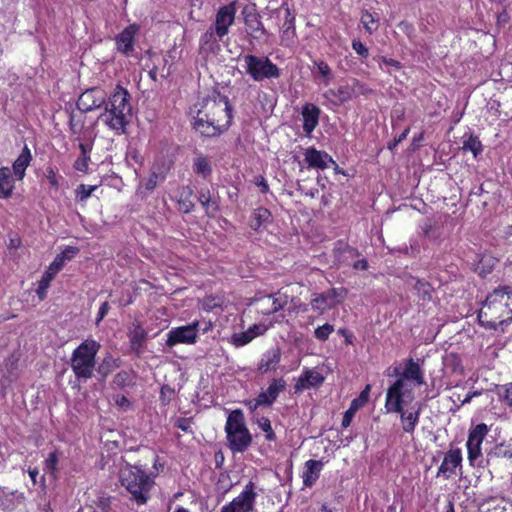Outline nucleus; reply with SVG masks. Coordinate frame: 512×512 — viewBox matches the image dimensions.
Here are the masks:
<instances>
[{
  "label": "nucleus",
  "instance_id": "nucleus-1",
  "mask_svg": "<svg viewBox=\"0 0 512 512\" xmlns=\"http://www.w3.org/2000/svg\"><path fill=\"white\" fill-rule=\"evenodd\" d=\"M232 106L227 96L213 93L203 99L194 117L193 128L203 137H218L231 125Z\"/></svg>",
  "mask_w": 512,
  "mask_h": 512
},
{
  "label": "nucleus",
  "instance_id": "nucleus-2",
  "mask_svg": "<svg viewBox=\"0 0 512 512\" xmlns=\"http://www.w3.org/2000/svg\"><path fill=\"white\" fill-rule=\"evenodd\" d=\"M481 326L497 330L498 327L512 322V290H493L486 296L478 311Z\"/></svg>",
  "mask_w": 512,
  "mask_h": 512
},
{
  "label": "nucleus",
  "instance_id": "nucleus-3",
  "mask_svg": "<svg viewBox=\"0 0 512 512\" xmlns=\"http://www.w3.org/2000/svg\"><path fill=\"white\" fill-rule=\"evenodd\" d=\"M405 397L412 399V390L407 388V384H405L402 379H397L387 389L385 408L388 413L399 414L403 431L408 434H413L419 422L421 409L418 407L413 411H405Z\"/></svg>",
  "mask_w": 512,
  "mask_h": 512
},
{
  "label": "nucleus",
  "instance_id": "nucleus-4",
  "mask_svg": "<svg viewBox=\"0 0 512 512\" xmlns=\"http://www.w3.org/2000/svg\"><path fill=\"white\" fill-rule=\"evenodd\" d=\"M129 100V92L123 87L117 86L109 98H106L104 112L99 116V119L110 129L118 133H124L132 112Z\"/></svg>",
  "mask_w": 512,
  "mask_h": 512
},
{
  "label": "nucleus",
  "instance_id": "nucleus-5",
  "mask_svg": "<svg viewBox=\"0 0 512 512\" xmlns=\"http://www.w3.org/2000/svg\"><path fill=\"white\" fill-rule=\"evenodd\" d=\"M120 483L130 494V499L137 505H144L150 498V491L153 488L154 476L148 474L142 466L126 464L119 472Z\"/></svg>",
  "mask_w": 512,
  "mask_h": 512
},
{
  "label": "nucleus",
  "instance_id": "nucleus-6",
  "mask_svg": "<svg viewBox=\"0 0 512 512\" xmlns=\"http://www.w3.org/2000/svg\"><path fill=\"white\" fill-rule=\"evenodd\" d=\"M100 349V344L95 340H85L71 356V368L77 379L87 380L93 376L95 358Z\"/></svg>",
  "mask_w": 512,
  "mask_h": 512
},
{
  "label": "nucleus",
  "instance_id": "nucleus-7",
  "mask_svg": "<svg viewBox=\"0 0 512 512\" xmlns=\"http://www.w3.org/2000/svg\"><path fill=\"white\" fill-rule=\"evenodd\" d=\"M243 60L246 73L256 82L278 79L281 76L280 68L267 56L247 54Z\"/></svg>",
  "mask_w": 512,
  "mask_h": 512
},
{
  "label": "nucleus",
  "instance_id": "nucleus-8",
  "mask_svg": "<svg viewBox=\"0 0 512 512\" xmlns=\"http://www.w3.org/2000/svg\"><path fill=\"white\" fill-rule=\"evenodd\" d=\"M211 322H204V327H200V322L195 320L192 323L180 327H176L169 331L166 340L168 347H173L177 344H194L197 340L199 330L203 333L211 329Z\"/></svg>",
  "mask_w": 512,
  "mask_h": 512
},
{
  "label": "nucleus",
  "instance_id": "nucleus-9",
  "mask_svg": "<svg viewBox=\"0 0 512 512\" xmlns=\"http://www.w3.org/2000/svg\"><path fill=\"white\" fill-rule=\"evenodd\" d=\"M255 488V483L249 481L238 496L221 507L220 512H252L258 496Z\"/></svg>",
  "mask_w": 512,
  "mask_h": 512
},
{
  "label": "nucleus",
  "instance_id": "nucleus-10",
  "mask_svg": "<svg viewBox=\"0 0 512 512\" xmlns=\"http://www.w3.org/2000/svg\"><path fill=\"white\" fill-rule=\"evenodd\" d=\"M463 455L462 450L458 447L450 448L443 457L442 463L438 467L437 477L445 480L452 478L454 475L463 474Z\"/></svg>",
  "mask_w": 512,
  "mask_h": 512
},
{
  "label": "nucleus",
  "instance_id": "nucleus-11",
  "mask_svg": "<svg viewBox=\"0 0 512 512\" xmlns=\"http://www.w3.org/2000/svg\"><path fill=\"white\" fill-rule=\"evenodd\" d=\"M346 291L325 290L321 293H313L310 300L311 309L318 315H323L343 300Z\"/></svg>",
  "mask_w": 512,
  "mask_h": 512
},
{
  "label": "nucleus",
  "instance_id": "nucleus-12",
  "mask_svg": "<svg viewBox=\"0 0 512 512\" xmlns=\"http://www.w3.org/2000/svg\"><path fill=\"white\" fill-rule=\"evenodd\" d=\"M488 432L489 428L485 423H479L469 430L466 448L468 461L471 466H474L476 460L482 456L481 446Z\"/></svg>",
  "mask_w": 512,
  "mask_h": 512
},
{
  "label": "nucleus",
  "instance_id": "nucleus-13",
  "mask_svg": "<svg viewBox=\"0 0 512 512\" xmlns=\"http://www.w3.org/2000/svg\"><path fill=\"white\" fill-rule=\"evenodd\" d=\"M244 16L245 31L251 40H264L270 36V33L264 27L260 14L255 9H244L242 11Z\"/></svg>",
  "mask_w": 512,
  "mask_h": 512
},
{
  "label": "nucleus",
  "instance_id": "nucleus-14",
  "mask_svg": "<svg viewBox=\"0 0 512 512\" xmlns=\"http://www.w3.org/2000/svg\"><path fill=\"white\" fill-rule=\"evenodd\" d=\"M106 92L98 87L87 89L83 92L77 102L78 109L83 112H90L101 108L106 103Z\"/></svg>",
  "mask_w": 512,
  "mask_h": 512
},
{
  "label": "nucleus",
  "instance_id": "nucleus-15",
  "mask_svg": "<svg viewBox=\"0 0 512 512\" xmlns=\"http://www.w3.org/2000/svg\"><path fill=\"white\" fill-rule=\"evenodd\" d=\"M236 8L234 3L221 7L215 18L213 27L216 37L221 40L229 32V27L234 23Z\"/></svg>",
  "mask_w": 512,
  "mask_h": 512
},
{
  "label": "nucleus",
  "instance_id": "nucleus-16",
  "mask_svg": "<svg viewBox=\"0 0 512 512\" xmlns=\"http://www.w3.org/2000/svg\"><path fill=\"white\" fill-rule=\"evenodd\" d=\"M227 445L232 453H243L252 444V435L249 429H245L242 432H233L226 434Z\"/></svg>",
  "mask_w": 512,
  "mask_h": 512
},
{
  "label": "nucleus",
  "instance_id": "nucleus-17",
  "mask_svg": "<svg viewBox=\"0 0 512 512\" xmlns=\"http://www.w3.org/2000/svg\"><path fill=\"white\" fill-rule=\"evenodd\" d=\"M281 355L282 353L279 346L270 348L263 353L258 363L257 371L261 374L276 371L281 361Z\"/></svg>",
  "mask_w": 512,
  "mask_h": 512
},
{
  "label": "nucleus",
  "instance_id": "nucleus-18",
  "mask_svg": "<svg viewBox=\"0 0 512 512\" xmlns=\"http://www.w3.org/2000/svg\"><path fill=\"white\" fill-rule=\"evenodd\" d=\"M325 378L317 371L305 369L294 385V392L300 393L306 389L320 387Z\"/></svg>",
  "mask_w": 512,
  "mask_h": 512
},
{
  "label": "nucleus",
  "instance_id": "nucleus-19",
  "mask_svg": "<svg viewBox=\"0 0 512 512\" xmlns=\"http://www.w3.org/2000/svg\"><path fill=\"white\" fill-rule=\"evenodd\" d=\"M395 374L399 375L397 368L395 369ZM398 379H402L405 384V380L413 381L417 386H422L425 384L423 371L419 363L414 361L413 358L406 360L404 369Z\"/></svg>",
  "mask_w": 512,
  "mask_h": 512
},
{
  "label": "nucleus",
  "instance_id": "nucleus-20",
  "mask_svg": "<svg viewBox=\"0 0 512 512\" xmlns=\"http://www.w3.org/2000/svg\"><path fill=\"white\" fill-rule=\"evenodd\" d=\"M304 160L310 168L324 170L330 163H334L333 158L325 151L309 147L304 152Z\"/></svg>",
  "mask_w": 512,
  "mask_h": 512
},
{
  "label": "nucleus",
  "instance_id": "nucleus-21",
  "mask_svg": "<svg viewBox=\"0 0 512 512\" xmlns=\"http://www.w3.org/2000/svg\"><path fill=\"white\" fill-rule=\"evenodd\" d=\"M286 388V381L283 378H273L265 391L258 394L264 407H270L277 400L279 394Z\"/></svg>",
  "mask_w": 512,
  "mask_h": 512
},
{
  "label": "nucleus",
  "instance_id": "nucleus-22",
  "mask_svg": "<svg viewBox=\"0 0 512 512\" xmlns=\"http://www.w3.org/2000/svg\"><path fill=\"white\" fill-rule=\"evenodd\" d=\"M320 109L314 104H305L302 108L303 130L311 134L319 122Z\"/></svg>",
  "mask_w": 512,
  "mask_h": 512
},
{
  "label": "nucleus",
  "instance_id": "nucleus-23",
  "mask_svg": "<svg viewBox=\"0 0 512 512\" xmlns=\"http://www.w3.org/2000/svg\"><path fill=\"white\" fill-rule=\"evenodd\" d=\"M323 468V463L320 460L310 459L305 462V470L302 475L303 484L306 487H311L315 484L320 476Z\"/></svg>",
  "mask_w": 512,
  "mask_h": 512
},
{
  "label": "nucleus",
  "instance_id": "nucleus-24",
  "mask_svg": "<svg viewBox=\"0 0 512 512\" xmlns=\"http://www.w3.org/2000/svg\"><path fill=\"white\" fill-rule=\"evenodd\" d=\"M136 32L137 26L130 25L116 37V44L119 51L124 54H129L133 51L134 35Z\"/></svg>",
  "mask_w": 512,
  "mask_h": 512
},
{
  "label": "nucleus",
  "instance_id": "nucleus-25",
  "mask_svg": "<svg viewBox=\"0 0 512 512\" xmlns=\"http://www.w3.org/2000/svg\"><path fill=\"white\" fill-rule=\"evenodd\" d=\"M248 429L245 422V417L241 409L231 411L227 417L225 424V433L231 434L233 432H242Z\"/></svg>",
  "mask_w": 512,
  "mask_h": 512
},
{
  "label": "nucleus",
  "instance_id": "nucleus-26",
  "mask_svg": "<svg viewBox=\"0 0 512 512\" xmlns=\"http://www.w3.org/2000/svg\"><path fill=\"white\" fill-rule=\"evenodd\" d=\"M31 160H32V155H31L30 149L28 148L27 145H25L22 152L17 157V159L13 162V165H12L13 172L18 180L23 179V177L25 175V171H26L27 167L29 166Z\"/></svg>",
  "mask_w": 512,
  "mask_h": 512
},
{
  "label": "nucleus",
  "instance_id": "nucleus-27",
  "mask_svg": "<svg viewBox=\"0 0 512 512\" xmlns=\"http://www.w3.org/2000/svg\"><path fill=\"white\" fill-rule=\"evenodd\" d=\"M353 90L348 84L339 86L336 89H329L325 93V97L333 101L336 105H341L352 99Z\"/></svg>",
  "mask_w": 512,
  "mask_h": 512
},
{
  "label": "nucleus",
  "instance_id": "nucleus-28",
  "mask_svg": "<svg viewBox=\"0 0 512 512\" xmlns=\"http://www.w3.org/2000/svg\"><path fill=\"white\" fill-rule=\"evenodd\" d=\"M14 180L8 167L0 168V198L7 199L12 195Z\"/></svg>",
  "mask_w": 512,
  "mask_h": 512
},
{
  "label": "nucleus",
  "instance_id": "nucleus-29",
  "mask_svg": "<svg viewBox=\"0 0 512 512\" xmlns=\"http://www.w3.org/2000/svg\"><path fill=\"white\" fill-rule=\"evenodd\" d=\"M270 219V211L264 207H259L255 209L251 215L250 227L254 231H258L262 227L266 226V224L270 222Z\"/></svg>",
  "mask_w": 512,
  "mask_h": 512
},
{
  "label": "nucleus",
  "instance_id": "nucleus-30",
  "mask_svg": "<svg viewBox=\"0 0 512 512\" xmlns=\"http://www.w3.org/2000/svg\"><path fill=\"white\" fill-rule=\"evenodd\" d=\"M497 261L498 260L494 256L490 254H483L479 257L477 263L475 264L474 270L480 276L485 277L493 270Z\"/></svg>",
  "mask_w": 512,
  "mask_h": 512
},
{
  "label": "nucleus",
  "instance_id": "nucleus-31",
  "mask_svg": "<svg viewBox=\"0 0 512 512\" xmlns=\"http://www.w3.org/2000/svg\"><path fill=\"white\" fill-rule=\"evenodd\" d=\"M65 261L57 255L54 261L49 265L47 271L45 272L42 280L40 281V285L38 288H45L51 279L55 277V275L63 268Z\"/></svg>",
  "mask_w": 512,
  "mask_h": 512
},
{
  "label": "nucleus",
  "instance_id": "nucleus-32",
  "mask_svg": "<svg viewBox=\"0 0 512 512\" xmlns=\"http://www.w3.org/2000/svg\"><path fill=\"white\" fill-rule=\"evenodd\" d=\"M146 336L147 333L143 327L140 324L136 325L129 335L131 348L135 351H139L146 340Z\"/></svg>",
  "mask_w": 512,
  "mask_h": 512
},
{
  "label": "nucleus",
  "instance_id": "nucleus-33",
  "mask_svg": "<svg viewBox=\"0 0 512 512\" xmlns=\"http://www.w3.org/2000/svg\"><path fill=\"white\" fill-rule=\"evenodd\" d=\"M495 392L500 402L504 403L509 408L512 407V382L496 385Z\"/></svg>",
  "mask_w": 512,
  "mask_h": 512
},
{
  "label": "nucleus",
  "instance_id": "nucleus-34",
  "mask_svg": "<svg viewBox=\"0 0 512 512\" xmlns=\"http://www.w3.org/2000/svg\"><path fill=\"white\" fill-rule=\"evenodd\" d=\"M192 190L189 187H184L180 194L178 201L179 208L184 213H189L194 209V203L191 201Z\"/></svg>",
  "mask_w": 512,
  "mask_h": 512
},
{
  "label": "nucleus",
  "instance_id": "nucleus-35",
  "mask_svg": "<svg viewBox=\"0 0 512 512\" xmlns=\"http://www.w3.org/2000/svg\"><path fill=\"white\" fill-rule=\"evenodd\" d=\"M119 367L118 360L112 356H106L98 367V371L104 377L112 373L116 368Z\"/></svg>",
  "mask_w": 512,
  "mask_h": 512
},
{
  "label": "nucleus",
  "instance_id": "nucleus-36",
  "mask_svg": "<svg viewBox=\"0 0 512 512\" xmlns=\"http://www.w3.org/2000/svg\"><path fill=\"white\" fill-rule=\"evenodd\" d=\"M282 34L283 38L290 36H295V17L291 14L289 8H286V17L285 21L282 25Z\"/></svg>",
  "mask_w": 512,
  "mask_h": 512
},
{
  "label": "nucleus",
  "instance_id": "nucleus-37",
  "mask_svg": "<svg viewBox=\"0 0 512 512\" xmlns=\"http://www.w3.org/2000/svg\"><path fill=\"white\" fill-rule=\"evenodd\" d=\"M194 171L202 175L204 178L209 176L212 172L211 165L206 157H197L194 161Z\"/></svg>",
  "mask_w": 512,
  "mask_h": 512
},
{
  "label": "nucleus",
  "instance_id": "nucleus-38",
  "mask_svg": "<svg viewBox=\"0 0 512 512\" xmlns=\"http://www.w3.org/2000/svg\"><path fill=\"white\" fill-rule=\"evenodd\" d=\"M258 427L265 432V439L267 441H275L276 434L272 429L271 421L268 417L262 416L257 419Z\"/></svg>",
  "mask_w": 512,
  "mask_h": 512
},
{
  "label": "nucleus",
  "instance_id": "nucleus-39",
  "mask_svg": "<svg viewBox=\"0 0 512 512\" xmlns=\"http://www.w3.org/2000/svg\"><path fill=\"white\" fill-rule=\"evenodd\" d=\"M462 148L465 151H471L474 157H477L483 150L482 144L478 137L472 135L463 142Z\"/></svg>",
  "mask_w": 512,
  "mask_h": 512
},
{
  "label": "nucleus",
  "instance_id": "nucleus-40",
  "mask_svg": "<svg viewBox=\"0 0 512 512\" xmlns=\"http://www.w3.org/2000/svg\"><path fill=\"white\" fill-rule=\"evenodd\" d=\"M313 63L319 75L323 78L324 84L328 85L333 78L332 70L329 65L324 61H314Z\"/></svg>",
  "mask_w": 512,
  "mask_h": 512
},
{
  "label": "nucleus",
  "instance_id": "nucleus-41",
  "mask_svg": "<svg viewBox=\"0 0 512 512\" xmlns=\"http://www.w3.org/2000/svg\"><path fill=\"white\" fill-rule=\"evenodd\" d=\"M334 332V325L325 323L321 326H318L314 331V337L321 341L325 342L329 339V336Z\"/></svg>",
  "mask_w": 512,
  "mask_h": 512
},
{
  "label": "nucleus",
  "instance_id": "nucleus-42",
  "mask_svg": "<svg viewBox=\"0 0 512 512\" xmlns=\"http://www.w3.org/2000/svg\"><path fill=\"white\" fill-rule=\"evenodd\" d=\"M361 23L363 24L365 30L372 34L377 29V19L369 13L368 11L362 13Z\"/></svg>",
  "mask_w": 512,
  "mask_h": 512
},
{
  "label": "nucleus",
  "instance_id": "nucleus-43",
  "mask_svg": "<svg viewBox=\"0 0 512 512\" xmlns=\"http://www.w3.org/2000/svg\"><path fill=\"white\" fill-rule=\"evenodd\" d=\"M59 462V453L57 450L49 453L48 457L45 460V470L52 475H55L57 472V466Z\"/></svg>",
  "mask_w": 512,
  "mask_h": 512
},
{
  "label": "nucleus",
  "instance_id": "nucleus-44",
  "mask_svg": "<svg viewBox=\"0 0 512 512\" xmlns=\"http://www.w3.org/2000/svg\"><path fill=\"white\" fill-rule=\"evenodd\" d=\"M371 386L366 385L365 388L361 391L359 396L351 401V406L355 407L356 409H360L363 406L366 405L369 398V392H370Z\"/></svg>",
  "mask_w": 512,
  "mask_h": 512
},
{
  "label": "nucleus",
  "instance_id": "nucleus-45",
  "mask_svg": "<svg viewBox=\"0 0 512 512\" xmlns=\"http://www.w3.org/2000/svg\"><path fill=\"white\" fill-rule=\"evenodd\" d=\"M254 336L255 335L252 334L250 331L242 332L239 334H233V336H232L233 344L236 347H242V346L248 344L249 342H251L253 340Z\"/></svg>",
  "mask_w": 512,
  "mask_h": 512
},
{
  "label": "nucleus",
  "instance_id": "nucleus-46",
  "mask_svg": "<svg viewBox=\"0 0 512 512\" xmlns=\"http://www.w3.org/2000/svg\"><path fill=\"white\" fill-rule=\"evenodd\" d=\"M94 504L96 512H112V502L108 496L98 497Z\"/></svg>",
  "mask_w": 512,
  "mask_h": 512
},
{
  "label": "nucleus",
  "instance_id": "nucleus-47",
  "mask_svg": "<svg viewBox=\"0 0 512 512\" xmlns=\"http://www.w3.org/2000/svg\"><path fill=\"white\" fill-rule=\"evenodd\" d=\"M113 384L119 388L129 386L131 384L130 373L124 370L118 372L113 378Z\"/></svg>",
  "mask_w": 512,
  "mask_h": 512
},
{
  "label": "nucleus",
  "instance_id": "nucleus-48",
  "mask_svg": "<svg viewBox=\"0 0 512 512\" xmlns=\"http://www.w3.org/2000/svg\"><path fill=\"white\" fill-rule=\"evenodd\" d=\"M374 60L378 63V65L381 69L383 68V65L389 66V67L393 68V70H395V71H399L402 68V64L399 61L392 59V58H387L385 56H378Z\"/></svg>",
  "mask_w": 512,
  "mask_h": 512
},
{
  "label": "nucleus",
  "instance_id": "nucleus-49",
  "mask_svg": "<svg viewBox=\"0 0 512 512\" xmlns=\"http://www.w3.org/2000/svg\"><path fill=\"white\" fill-rule=\"evenodd\" d=\"M348 86L353 90L352 99L358 97L359 95H365L370 92V90L365 85L356 79H353L352 83L348 84Z\"/></svg>",
  "mask_w": 512,
  "mask_h": 512
},
{
  "label": "nucleus",
  "instance_id": "nucleus-50",
  "mask_svg": "<svg viewBox=\"0 0 512 512\" xmlns=\"http://www.w3.org/2000/svg\"><path fill=\"white\" fill-rule=\"evenodd\" d=\"M97 188L96 185L94 186H87L85 184H81L78 186L76 192H77V197L79 198V200L81 201H84L86 200L87 198H89L91 196V194L93 193V191Z\"/></svg>",
  "mask_w": 512,
  "mask_h": 512
},
{
  "label": "nucleus",
  "instance_id": "nucleus-51",
  "mask_svg": "<svg viewBox=\"0 0 512 512\" xmlns=\"http://www.w3.org/2000/svg\"><path fill=\"white\" fill-rule=\"evenodd\" d=\"M398 29L404 33L410 40L415 38V28L412 23L408 21H401L398 24Z\"/></svg>",
  "mask_w": 512,
  "mask_h": 512
},
{
  "label": "nucleus",
  "instance_id": "nucleus-52",
  "mask_svg": "<svg viewBox=\"0 0 512 512\" xmlns=\"http://www.w3.org/2000/svg\"><path fill=\"white\" fill-rule=\"evenodd\" d=\"M175 427L186 433H192V418L181 417L175 421Z\"/></svg>",
  "mask_w": 512,
  "mask_h": 512
},
{
  "label": "nucleus",
  "instance_id": "nucleus-53",
  "mask_svg": "<svg viewBox=\"0 0 512 512\" xmlns=\"http://www.w3.org/2000/svg\"><path fill=\"white\" fill-rule=\"evenodd\" d=\"M494 455L501 458H512V449L504 444L497 445L494 449Z\"/></svg>",
  "mask_w": 512,
  "mask_h": 512
},
{
  "label": "nucleus",
  "instance_id": "nucleus-54",
  "mask_svg": "<svg viewBox=\"0 0 512 512\" xmlns=\"http://www.w3.org/2000/svg\"><path fill=\"white\" fill-rule=\"evenodd\" d=\"M358 411V409H356L355 407L351 406L345 411L344 415H343V418H342V422H341V426L343 428H347L348 426H350L356 412Z\"/></svg>",
  "mask_w": 512,
  "mask_h": 512
},
{
  "label": "nucleus",
  "instance_id": "nucleus-55",
  "mask_svg": "<svg viewBox=\"0 0 512 512\" xmlns=\"http://www.w3.org/2000/svg\"><path fill=\"white\" fill-rule=\"evenodd\" d=\"M352 48L361 57L366 58L369 55L368 48L359 39L352 41Z\"/></svg>",
  "mask_w": 512,
  "mask_h": 512
},
{
  "label": "nucleus",
  "instance_id": "nucleus-56",
  "mask_svg": "<svg viewBox=\"0 0 512 512\" xmlns=\"http://www.w3.org/2000/svg\"><path fill=\"white\" fill-rule=\"evenodd\" d=\"M89 160V155H80V157L74 163V168L80 172H86L88 170Z\"/></svg>",
  "mask_w": 512,
  "mask_h": 512
},
{
  "label": "nucleus",
  "instance_id": "nucleus-57",
  "mask_svg": "<svg viewBox=\"0 0 512 512\" xmlns=\"http://www.w3.org/2000/svg\"><path fill=\"white\" fill-rule=\"evenodd\" d=\"M79 253L77 247L68 246L60 254H58L65 262L71 260Z\"/></svg>",
  "mask_w": 512,
  "mask_h": 512
},
{
  "label": "nucleus",
  "instance_id": "nucleus-58",
  "mask_svg": "<svg viewBox=\"0 0 512 512\" xmlns=\"http://www.w3.org/2000/svg\"><path fill=\"white\" fill-rule=\"evenodd\" d=\"M203 208L205 209L208 216H214L215 213L219 210V206L216 201H212L211 198L208 199V202L201 203Z\"/></svg>",
  "mask_w": 512,
  "mask_h": 512
},
{
  "label": "nucleus",
  "instance_id": "nucleus-59",
  "mask_svg": "<svg viewBox=\"0 0 512 512\" xmlns=\"http://www.w3.org/2000/svg\"><path fill=\"white\" fill-rule=\"evenodd\" d=\"M115 404L121 408L122 410L126 411L131 407V402L125 395H116L114 397Z\"/></svg>",
  "mask_w": 512,
  "mask_h": 512
},
{
  "label": "nucleus",
  "instance_id": "nucleus-60",
  "mask_svg": "<svg viewBox=\"0 0 512 512\" xmlns=\"http://www.w3.org/2000/svg\"><path fill=\"white\" fill-rule=\"evenodd\" d=\"M45 177L52 187H54L55 189H58L59 183H58V180H57V177H56V174H55L53 168L48 167L46 169Z\"/></svg>",
  "mask_w": 512,
  "mask_h": 512
},
{
  "label": "nucleus",
  "instance_id": "nucleus-61",
  "mask_svg": "<svg viewBox=\"0 0 512 512\" xmlns=\"http://www.w3.org/2000/svg\"><path fill=\"white\" fill-rule=\"evenodd\" d=\"M244 404L251 412L257 410L261 406H264L259 396L254 399L244 401Z\"/></svg>",
  "mask_w": 512,
  "mask_h": 512
},
{
  "label": "nucleus",
  "instance_id": "nucleus-62",
  "mask_svg": "<svg viewBox=\"0 0 512 512\" xmlns=\"http://www.w3.org/2000/svg\"><path fill=\"white\" fill-rule=\"evenodd\" d=\"M409 133V128H406L397 138L388 143V149L393 151L399 143L406 139Z\"/></svg>",
  "mask_w": 512,
  "mask_h": 512
},
{
  "label": "nucleus",
  "instance_id": "nucleus-63",
  "mask_svg": "<svg viewBox=\"0 0 512 512\" xmlns=\"http://www.w3.org/2000/svg\"><path fill=\"white\" fill-rule=\"evenodd\" d=\"M109 303L108 302H103L99 308V311H98V314H97V317H96V324L98 325L103 319L104 317L107 315L108 311H109Z\"/></svg>",
  "mask_w": 512,
  "mask_h": 512
},
{
  "label": "nucleus",
  "instance_id": "nucleus-64",
  "mask_svg": "<svg viewBox=\"0 0 512 512\" xmlns=\"http://www.w3.org/2000/svg\"><path fill=\"white\" fill-rule=\"evenodd\" d=\"M158 178L159 176L155 172H152L144 184L145 188L147 190H153L157 186Z\"/></svg>",
  "mask_w": 512,
  "mask_h": 512
}]
</instances>
